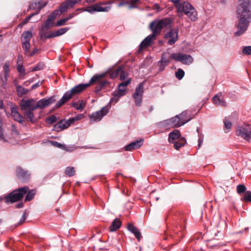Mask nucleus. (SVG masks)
<instances>
[{
    "instance_id": "680f3d73",
    "label": "nucleus",
    "mask_w": 251,
    "mask_h": 251,
    "mask_svg": "<svg viewBox=\"0 0 251 251\" xmlns=\"http://www.w3.org/2000/svg\"><path fill=\"white\" fill-rule=\"evenodd\" d=\"M225 127L227 129H230L231 127L232 124L231 122L227 120V118H226L224 121Z\"/></svg>"
},
{
    "instance_id": "5701e85b",
    "label": "nucleus",
    "mask_w": 251,
    "mask_h": 251,
    "mask_svg": "<svg viewBox=\"0 0 251 251\" xmlns=\"http://www.w3.org/2000/svg\"><path fill=\"white\" fill-rule=\"evenodd\" d=\"M70 28L68 27L61 28L56 31H52L50 33V35L48 37V38H52L57 37L62 35H63L67 32Z\"/></svg>"
},
{
    "instance_id": "ea45409f",
    "label": "nucleus",
    "mask_w": 251,
    "mask_h": 251,
    "mask_svg": "<svg viewBox=\"0 0 251 251\" xmlns=\"http://www.w3.org/2000/svg\"><path fill=\"white\" fill-rule=\"evenodd\" d=\"M75 170L73 167H68L65 170V174L68 176H73L75 175Z\"/></svg>"
},
{
    "instance_id": "e2e57ef3",
    "label": "nucleus",
    "mask_w": 251,
    "mask_h": 251,
    "mask_svg": "<svg viewBox=\"0 0 251 251\" xmlns=\"http://www.w3.org/2000/svg\"><path fill=\"white\" fill-rule=\"evenodd\" d=\"M4 74L9 75V62H5L3 66Z\"/></svg>"
},
{
    "instance_id": "79ce46f5",
    "label": "nucleus",
    "mask_w": 251,
    "mask_h": 251,
    "mask_svg": "<svg viewBox=\"0 0 251 251\" xmlns=\"http://www.w3.org/2000/svg\"><path fill=\"white\" fill-rule=\"evenodd\" d=\"M45 99H42L40 100L37 101V103H35V108L36 109L40 108H43L46 106V102H45Z\"/></svg>"
},
{
    "instance_id": "72a5a7b5",
    "label": "nucleus",
    "mask_w": 251,
    "mask_h": 251,
    "mask_svg": "<svg viewBox=\"0 0 251 251\" xmlns=\"http://www.w3.org/2000/svg\"><path fill=\"white\" fill-rule=\"evenodd\" d=\"M26 193L27 194L25 200V201H28L32 200L36 194V192L34 190H31L29 191H27Z\"/></svg>"
},
{
    "instance_id": "774afa93",
    "label": "nucleus",
    "mask_w": 251,
    "mask_h": 251,
    "mask_svg": "<svg viewBox=\"0 0 251 251\" xmlns=\"http://www.w3.org/2000/svg\"><path fill=\"white\" fill-rule=\"evenodd\" d=\"M26 217H27L26 212L25 211L24 212V213H23V215H22V217H21V218L20 219V222L19 223V225L22 224L23 223H24L25 221Z\"/></svg>"
},
{
    "instance_id": "49530a36",
    "label": "nucleus",
    "mask_w": 251,
    "mask_h": 251,
    "mask_svg": "<svg viewBox=\"0 0 251 251\" xmlns=\"http://www.w3.org/2000/svg\"><path fill=\"white\" fill-rule=\"evenodd\" d=\"M57 120V117L54 115H52L50 117L47 118L46 122L49 124H51L55 123Z\"/></svg>"
},
{
    "instance_id": "4c0bfd02",
    "label": "nucleus",
    "mask_w": 251,
    "mask_h": 251,
    "mask_svg": "<svg viewBox=\"0 0 251 251\" xmlns=\"http://www.w3.org/2000/svg\"><path fill=\"white\" fill-rule=\"evenodd\" d=\"M160 125L161 126H163L165 128H169L171 127H173L172 125V123L170 119L162 121L160 123Z\"/></svg>"
},
{
    "instance_id": "393cba45",
    "label": "nucleus",
    "mask_w": 251,
    "mask_h": 251,
    "mask_svg": "<svg viewBox=\"0 0 251 251\" xmlns=\"http://www.w3.org/2000/svg\"><path fill=\"white\" fill-rule=\"evenodd\" d=\"M71 99L70 94L68 95L66 92L62 97V98L56 103V107L57 108L60 107L62 105H63L65 102L68 101L69 100Z\"/></svg>"
},
{
    "instance_id": "6e6552de",
    "label": "nucleus",
    "mask_w": 251,
    "mask_h": 251,
    "mask_svg": "<svg viewBox=\"0 0 251 251\" xmlns=\"http://www.w3.org/2000/svg\"><path fill=\"white\" fill-rule=\"evenodd\" d=\"M171 57L172 59L186 65H190L193 61L190 55L181 53H173L171 54Z\"/></svg>"
},
{
    "instance_id": "f8f14e48",
    "label": "nucleus",
    "mask_w": 251,
    "mask_h": 251,
    "mask_svg": "<svg viewBox=\"0 0 251 251\" xmlns=\"http://www.w3.org/2000/svg\"><path fill=\"white\" fill-rule=\"evenodd\" d=\"M20 106L23 111H34L36 109L35 103L33 99H23L19 102Z\"/></svg>"
},
{
    "instance_id": "ddd939ff",
    "label": "nucleus",
    "mask_w": 251,
    "mask_h": 251,
    "mask_svg": "<svg viewBox=\"0 0 251 251\" xmlns=\"http://www.w3.org/2000/svg\"><path fill=\"white\" fill-rule=\"evenodd\" d=\"M131 82V79L128 78L126 80L120 83L118 86V90L117 92H114L113 93V96L114 98H117L118 99L122 96H124L126 94V87Z\"/></svg>"
},
{
    "instance_id": "aec40b11",
    "label": "nucleus",
    "mask_w": 251,
    "mask_h": 251,
    "mask_svg": "<svg viewBox=\"0 0 251 251\" xmlns=\"http://www.w3.org/2000/svg\"><path fill=\"white\" fill-rule=\"evenodd\" d=\"M127 229L134 234L136 239L139 241L142 238V235L138 228L134 226L132 224H128L127 225Z\"/></svg>"
},
{
    "instance_id": "c85d7f7f",
    "label": "nucleus",
    "mask_w": 251,
    "mask_h": 251,
    "mask_svg": "<svg viewBox=\"0 0 251 251\" xmlns=\"http://www.w3.org/2000/svg\"><path fill=\"white\" fill-rule=\"evenodd\" d=\"M16 91L19 97H23L24 95L26 94L29 90L23 87L21 85H16Z\"/></svg>"
},
{
    "instance_id": "6ab92c4d",
    "label": "nucleus",
    "mask_w": 251,
    "mask_h": 251,
    "mask_svg": "<svg viewBox=\"0 0 251 251\" xmlns=\"http://www.w3.org/2000/svg\"><path fill=\"white\" fill-rule=\"evenodd\" d=\"M143 144V140L141 139L132 142L124 147L126 151H132L133 150L139 149Z\"/></svg>"
},
{
    "instance_id": "2eb2a0df",
    "label": "nucleus",
    "mask_w": 251,
    "mask_h": 251,
    "mask_svg": "<svg viewBox=\"0 0 251 251\" xmlns=\"http://www.w3.org/2000/svg\"><path fill=\"white\" fill-rule=\"evenodd\" d=\"M16 176L19 179L23 181H27L30 177V174L28 171L24 170L20 166L16 168Z\"/></svg>"
},
{
    "instance_id": "4d7b16f0",
    "label": "nucleus",
    "mask_w": 251,
    "mask_h": 251,
    "mask_svg": "<svg viewBox=\"0 0 251 251\" xmlns=\"http://www.w3.org/2000/svg\"><path fill=\"white\" fill-rule=\"evenodd\" d=\"M139 2V0H130L128 1V3L130 4L129 8H137V6L135 5L137 4Z\"/></svg>"
},
{
    "instance_id": "3c124183",
    "label": "nucleus",
    "mask_w": 251,
    "mask_h": 251,
    "mask_svg": "<svg viewBox=\"0 0 251 251\" xmlns=\"http://www.w3.org/2000/svg\"><path fill=\"white\" fill-rule=\"evenodd\" d=\"M44 64L43 63H39L35 67H33L32 69V72H35L37 71H39L43 69L44 68Z\"/></svg>"
},
{
    "instance_id": "cd10ccee",
    "label": "nucleus",
    "mask_w": 251,
    "mask_h": 251,
    "mask_svg": "<svg viewBox=\"0 0 251 251\" xmlns=\"http://www.w3.org/2000/svg\"><path fill=\"white\" fill-rule=\"evenodd\" d=\"M186 142V140L185 138L182 137L180 138L177 141L174 142V147L176 150H178L181 147L183 146Z\"/></svg>"
},
{
    "instance_id": "b1692460",
    "label": "nucleus",
    "mask_w": 251,
    "mask_h": 251,
    "mask_svg": "<svg viewBox=\"0 0 251 251\" xmlns=\"http://www.w3.org/2000/svg\"><path fill=\"white\" fill-rule=\"evenodd\" d=\"M122 222L119 219L116 218L112 222L109 230L110 232L115 231L120 228Z\"/></svg>"
},
{
    "instance_id": "6e6d98bb",
    "label": "nucleus",
    "mask_w": 251,
    "mask_h": 251,
    "mask_svg": "<svg viewBox=\"0 0 251 251\" xmlns=\"http://www.w3.org/2000/svg\"><path fill=\"white\" fill-rule=\"evenodd\" d=\"M82 11H86L88 12H89L91 14L94 13L96 12L95 8V5H93L92 6H88L86 7L85 9H83L82 10Z\"/></svg>"
},
{
    "instance_id": "4be33fe9",
    "label": "nucleus",
    "mask_w": 251,
    "mask_h": 251,
    "mask_svg": "<svg viewBox=\"0 0 251 251\" xmlns=\"http://www.w3.org/2000/svg\"><path fill=\"white\" fill-rule=\"evenodd\" d=\"M68 127V124L66 123V121L62 120L57 122L53 126V130L57 132L61 131Z\"/></svg>"
},
{
    "instance_id": "dca6fc26",
    "label": "nucleus",
    "mask_w": 251,
    "mask_h": 251,
    "mask_svg": "<svg viewBox=\"0 0 251 251\" xmlns=\"http://www.w3.org/2000/svg\"><path fill=\"white\" fill-rule=\"evenodd\" d=\"M47 4V2H43L42 0L31 3L29 5V9L36 10V12L33 13L34 15L38 14L42 8Z\"/></svg>"
},
{
    "instance_id": "5fc2aeb1",
    "label": "nucleus",
    "mask_w": 251,
    "mask_h": 251,
    "mask_svg": "<svg viewBox=\"0 0 251 251\" xmlns=\"http://www.w3.org/2000/svg\"><path fill=\"white\" fill-rule=\"evenodd\" d=\"M9 76V75L3 74V76H1V81H2V83L1 84V86L3 88H5L6 85V82L8 79V77Z\"/></svg>"
},
{
    "instance_id": "9b49d317",
    "label": "nucleus",
    "mask_w": 251,
    "mask_h": 251,
    "mask_svg": "<svg viewBox=\"0 0 251 251\" xmlns=\"http://www.w3.org/2000/svg\"><path fill=\"white\" fill-rule=\"evenodd\" d=\"M178 29L177 28H172L164 35V38L168 39L167 44L169 45H173L178 39Z\"/></svg>"
},
{
    "instance_id": "1a4fd4ad",
    "label": "nucleus",
    "mask_w": 251,
    "mask_h": 251,
    "mask_svg": "<svg viewBox=\"0 0 251 251\" xmlns=\"http://www.w3.org/2000/svg\"><path fill=\"white\" fill-rule=\"evenodd\" d=\"M236 132L237 135L241 136L247 141L251 139V126L249 125L239 126Z\"/></svg>"
},
{
    "instance_id": "bf43d9fd",
    "label": "nucleus",
    "mask_w": 251,
    "mask_h": 251,
    "mask_svg": "<svg viewBox=\"0 0 251 251\" xmlns=\"http://www.w3.org/2000/svg\"><path fill=\"white\" fill-rule=\"evenodd\" d=\"M159 65V71L162 72L164 70L165 67L168 65L167 63H165L164 62L160 60L158 62Z\"/></svg>"
},
{
    "instance_id": "864d4df0",
    "label": "nucleus",
    "mask_w": 251,
    "mask_h": 251,
    "mask_svg": "<svg viewBox=\"0 0 251 251\" xmlns=\"http://www.w3.org/2000/svg\"><path fill=\"white\" fill-rule=\"evenodd\" d=\"M246 190V188L244 184H239L237 187V191L239 194L245 193Z\"/></svg>"
},
{
    "instance_id": "423d86ee",
    "label": "nucleus",
    "mask_w": 251,
    "mask_h": 251,
    "mask_svg": "<svg viewBox=\"0 0 251 251\" xmlns=\"http://www.w3.org/2000/svg\"><path fill=\"white\" fill-rule=\"evenodd\" d=\"M185 228V225L183 226L181 224L174 226L166 234L176 240H179L183 236V231Z\"/></svg>"
},
{
    "instance_id": "c03bdc74",
    "label": "nucleus",
    "mask_w": 251,
    "mask_h": 251,
    "mask_svg": "<svg viewBox=\"0 0 251 251\" xmlns=\"http://www.w3.org/2000/svg\"><path fill=\"white\" fill-rule=\"evenodd\" d=\"M121 71V67H119L118 68L114 70L110 73V77L112 79L117 77Z\"/></svg>"
},
{
    "instance_id": "473e14b6",
    "label": "nucleus",
    "mask_w": 251,
    "mask_h": 251,
    "mask_svg": "<svg viewBox=\"0 0 251 251\" xmlns=\"http://www.w3.org/2000/svg\"><path fill=\"white\" fill-rule=\"evenodd\" d=\"M53 20L51 19L48 16V18L46 20L44 25H42L44 28L48 29V30L53 25Z\"/></svg>"
},
{
    "instance_id": "052dcab7",
    "label": "nucleus",
    "mask_w": 251,
    "mask_h": 251,
    "mask_svg": "<svg viewBox=\"0 0 251 251\" xmlns=\"http://www.w3.org/2000/svg\"><path fill=\"white\" fill-rule=\"evenodd\" d=\"M55 100L53 96L49 98L48 99H45V102H46V106L52 104L55 101Z\"/></svg>"
},
{
    "instance_id": "7c9ffc66",
    "label": "nucleus",
    "mask_w": 251,
    "mask_h": 251,
    "mask_svg": "<svg viewBox=\"0 0 251 251\" xmlns=\"http://www.w3.org/2000/svg\"><path fill=\"white\" fill-rule=\"evenodd\" d=\"M69 8H72V7L71 6V4L68 0H66L62 3L59 6L60 13H62L67 11V9Z\"/></svg>"
},
{
    "instance_id": "8fccbe9b",
    "label": "nucleus",
    "mask_w": 251,
    "mask_h": 251,
    "mask_svg": "<svg viewBox=\"0 0 251 251\" xmlns=\"http://www.w3.org/2000/svg\"><path fill=\"white\" fill-rule=\"evenodd\" d=\"M17 71L19 73H20L21 74H22L23 75H25L26 73H25V69L24 67L23 66V64H22L21 63L17 65Z\"/></svg>"
},
{
    "instance_id": "a878e982",
    "label": "nucleus",
    "mask_w": 251,
    "mask_h": 251,
    "mask_svg": "<svg viewBox=\"0 0 251 251\" xmlns=\"http://www.w3.org/2000/svg\"><path fill=\"white\" fill-rule=\"evenodd\" d=\"M71 99L70 94L68 95L66 92L62 97V98L56 103V107L57 108L60 107L62 105H63L65 102L68 101L69 100Z\"/></svg>"
},
{
    "instance_id": "f3484780",
    "label": "nucleus",
    "mask_w": 251,
    "mask_h": 251,
    "mask_svg": "<svg viewBox=\"0 0 251 251\" xmlns=\"http://www.w3.org/2000/svg\"><path fill=\"white\" fill-rule=\"evenodd\" d=\"M155 38V36L151 34L146 37L140 43L139 49V50L140 51L143 49L151 46V42L153 41Z\"/></svg>"
},
{
    "instance_id": "f704fd0d",
    "label": "nucleus",
    "mask_w": 251,
    "mask_h": 251,
    "mask_svg": "<svg viewBox=\"0 0 251 251\" xmlns=\"http://www.w3.org/2000/svg\"><path fill=\"white\" fill-rule=\"evenodd\" d=\"M95 8L96 10V12H107L109 10V7H102L101 6V4H95Z\"/></svg>"
},
{
    "instance_id": "37998d69",
    "label": "nucleus",
    "mask_w": 251,
    "mask_h": 251,
    "mask_svg": "<svg viewBox=\"0 0 251 251\" xmlns=\"http://www.w3.org/2000/svg\"><path fill=\"white\" fill-rule=\"evenodd\" d=\"M185 75L184 71L181 69H178L176 72V77L178 79L181 80L184 77Z\"/></svg>"
},
{
    "instance_id": "58836bf2",
    "label": "nucleus",
    "mask_w": 251,
    "mask_h": 251,
    "mask_svg": "<svg viewBox=\"0 0 251 251\" xmlns=\"http://www.w3.org/2000/svg\"><path fill=\"white\" fill-rule=\"evenodd\" d=\"M22 43L23 45V48L25 51V55H28V52L29 51V49L30 47L29 42L22 41Z\"/></svg>"
},
{
    "instance_id": "603ef678",
    "label": "nucleus",
    "mask_w": 251,
    "mask_h": 251,
    "mask_svg": "<svg viewBox=\"0 0 251 251\" xmlns=\"http://www.w3.org/2000/svg\"><path fill=\"white\" fill-rule=\"evenodd\" d=\"M61 13H60V8L59 9H56L54 11H53L49 16V17L52 19V20H54V19L56 18V16L58 15H60Z\"/></svg>"
},
{
    "instance_id": "a18cd8bd",
    "label": "nucleus",
    "mask_w": 251,
    "mask_h": 251,
    "mask_svg": "<svg viewBox=\"0 0 251 251\" xmlns=\"http://www.w3.org/2000/svg\"><path fill=\"white\" fill-rule=\"evenodd\" d=\"M242 200L247 202H251V192L250 191L245 192Z\"/></svg>"
},
{
    "instance_id": "0e129e2a",
    "label": "nucleus",
    "mask_w": 251,
    "mask_h": 251,
    "mask_svg": "<svg viewBox=\"0 0 251 251\" xmlns=\"http://www.w3.org/2000/svg\"><path fill=\"white\" fill-rule=\"evenodd\" d=\"M67 21L65 18L61 19L58 20L55 24V26H61L64 25Z\"/></svg>"
},
{
    "instance_id": "69168bd1",
    "label": "nucleus",
    "mask_w": 251,
    "mask_h": 251,
    "mask_svg": "<svg viewBox=\"0 0 251 251\" xmlns=\"http://www.w3.org/2000/svg\"><path fill=\"white\" fill-rule=\"evenodd\" d=\"M34 15H35L34 14H32L29 15L28 16L26 17L20 24V25H25L28 22L29 20Z\"/></svg>"
},
{
    "instance_id": "bb28decb",
    "label": "nucleus",
    "mask_w": 251,
    "mask_h": 251,
    "mask_svg": "<svg viewBox=\"0 0 251 251\" xmlns=\"http://www.w3.org/2000/svg\"><path fill=\"white\" fill-rule=\"evenodd\" d=\"M180 136V133L179 130L175 129L173 131L171 132L169 134L168 141L171 143V140H176L179 139Z\"/></svg>"
},
{
    "instance_id": "a211bd4d",
    "label": "nucleus",
    "mask_w": 251,
    "mask_h": 251,
    "mask_svg": "<svg viewBox=\"0 0 251 251\" xmlns=\"http://www.w3.org/2000/svg\"><path fill=\"white\" fill-rule=\"evenodd\" d=\"M11 112L12 116L13 117L14 119L20 124L24 125L25 122L24 117L21 115L18 111V108L17 106H12L11 108Z\"/></svg>"
},
{
    "instance_id": "39448f33",
    "label": "nucleus",
    "mask_w": 251,
    "mask_h": 251,
    "mask_svg": "<svg viewBox=\"0 0 251 251\" xmlns=\"http://www.w3.org/2000/svg\"><path fill=\"white\" fill-rule=\"evenodd\" d=\"M28 190V187L25 186L13 190L4 197L5 202L12 203L21 200Z\"/></svg>"
},
{
    "instance_id": "412c9836",
    "label": "nucleus",
    "mask_w": 251,
    "mask_h": 251,
    "mask_svg": "<svg viewBox=\"0 0 251 251\" xmlns=\"http://www.w3.org/2000/svg\"><path fill=\"white\" fill-rule=\"evenodd\" d=\"M213 102L215 104L221 105L223 106H226V102L225 101L221 93L215 95L213 97Z\"/></svg>"
},
{
    "instance_id": "e433bc0d",
    "label": "nucleus",
    "mask_w": 251,
    "mask_h": 251,
    "mask_svg": "<svg viewBox=\"0 0 251 251\" xmlns=\"http://www.w3.org/2000/svg\"><path fill=\"white\" fill-rule=\"evenodd\" d=\"M33 111H30V110H27L26 111H25V115L26 116L27 118L29 120V121L32 123H34V115L33 113Z\"/></svg>"
},
{
    "instance_id": "f03ea898",
    "label": "nucleus",
    "mask_w": 251,
    "mask_h": 251,
    "mask_svg": "<svg viewBox=\"0 0 251 251\" xmlns=\"http://www.w3.org/2000/svg\"><path fill=\"white\" fill-rule=\"evenodd\" d=\"M107 73L108 72H106L100 74H96L91 77L88 83L78 84L70 91H67L66 93L68 95L70 94L71 99H72L73 95L79 94L91 85H96L94 92L98 94L110 83L107 80L103 79Z\"/></svg>"
},
{
    "instance_id": "0eeeda50",
    "label": "nucleus",
    "mask_w": 251,
    "mask_h": 251,
    "mask_svg": "<svg viewBox=\"0 0 251 251\" xmlns=\"http://www.w3.org/2000/svg\"><path fill=\"white\" fill-rule=\"evenodd\" d=\"M187 112L183 111L180 114L170 119L173 127H178L187 123L190 119H186Z\"/></svg>"
},
{
    "instance_id": "2f4dec72",
    "label": "nucleus",
    "mask_w": 251,
    "mask_h": 251,
    "mask_svg": "<svg viewBox=\"0 0 251 251\" xmlns=\"http://www.w3.org/2000/svg\"><path fill=\"white\" fill-rule=\"evenodd\" d=\"M32 36V33L30 31L24 32L22 34V41L29 42Z\"/></svg>"
},
{
    "instance_id": "a19ab883",
    "label": "nucleus",
    "mask_w": 251,
    "mask_h": 251,
    "mask_svg": "<svg viewBox=\"0 0 251 251\" xmlns=\"http://www.w3.org/2000/svg\"><path fill=\"white\" fill-rule=\"evenodd\" d=\"M72 105L77 110H82L85 106V103L82 101H81L79 105H78L76 102H73L72 103Z\"/></svg>"
},
{
    "instance_id": "13d9d810",
    "label": "nucleus",
    "mask_w": 251,
    "mask_h": 251,
    "mask_svg": "<svg viewBox=\"0 0 251 251\" xmlns=\"http://www.w3.org/2000/svg\"><path fill=\"white\" fill-rule=\"evenodd\" d=\"M242 52L246 55H251V46L244 47L242 49Z\"/></svg>"
},
{
    "instance_id": "20e7f679",
    "label": "nucleus",
    "mask_w": 251,
    "mask_h": 251,
    "mask_svg": "<svg viewBox=\"0 0 251 251\" xmlns=\"http://www.w3.org/2000/svg\"><path fill=\"white\" fill-rule=\"evenodd\" d=\"M172 22L173 20L170 18L153 21L150 25V28L152 31L151 34L156 37L160 33L162 28L170 25Z\"/></svg>"
},
{
    "instance_id": "09e8293b",
    "label": "nucleus",
    "mask_w": 251,
    "mask_h": 251,
    "mask_svg": "<svg viewBox=\"0 0 251 251\" xmlns=\"http://www.w3.org/2000/svg\"><path fill=\"white\" fill-rule=\"evenodd\" d=\"M120 79L121 80H123L127 78L128 76V74L125 71L123 70L122 68L121 67V71L120 72Z\"/></svg>"
},
{
    "instance_id": "de8ad7c7",
    "label": "nucleus",
    "mask_w": 251,
    "mask_h": 251,
    "mask_svg": "<svg viewBox=\"0 0 251 251\" xmlns=\"http://www.w3.org/2000/svg\"><path fill=\"white\" fill-rule=\"evenodd\" d=\"M49 142L53 146L61 149H64L65 148V147L64 145H63L60 143H58L57 141H49Z\"/></svg>"
},
{
    "instance_id": "f257e3e1",
    "label": "nucleus",
    "mask_w": 251,
    "mask_h": 251,
    "mask_svg": "<svg viewBox=\"0 0 251 251\" xmlns=\"http://www.w3.org/2000/svg\"><path fill=\"white\" fill-rule=\"evenodd\" d=\"M236 15L238 19L236 25L237 30L234 35L238 37L247 30L251 23V0H238Z\"/></svg>"
},
{
    "instance_id": "c756f323",
    "label": "nucleus",
    "mask_w": 251,
    "mask_h": 251,
    "mask_svg": "<svg viewBox=\"0 0 251 251\" xmlns=\"http://www.w3.org/2000/svg\"><path fill=\"white\" fill-rule=\"evenodd\" d=\"M48 29L44 28V27L42 25L41 28L39 29V37L41 39L45 38V39H50V38H48V37L50 35V34L48 33Z\"/></svg>"
},
{
    "instance_id": "9d476101",
    "label": "nucleus",
    "mask_w": 251,
    "mask_h": 251,
    "mask_svg": "<svg viewBox=\"0 0 251 251\" xmlns=\"http://www.w3.org/2000/svg\"><path fill=\"white\" fill-rule=\"evenodd\" d=\"M144 91V84L143 82H141L136 87L135 91L132 96L136 105L138 106L141 105Z\"/></svg>"
},
{
    "instance_id": "338daca9",
    "label": "nucleus",
    "mask_w": 251,
    "mask_h": 251,
    "mask_svg": "<svg viewBox=\"0 0 251 251\" xmlns=\"http://www.w3.org/2000/svg\"><path fill=\"white\" fill-rule=\"evenodd\" d=\"M2 124L1 121H0V140L3 141L4 142H7L6 140L5 139V138L3 136V133H2V130L1 128Z\"/></svg>"
},
{
    "instance_id": "7ed1b4c3",
    "label": "nucleus",
    "mask_w": 251,
    "mask_h": 251,
    "mask_svg": "<svg viewBox=\"0 0 251 251\" xmlns=\"http://www.w3.org/2000/svg\"><path fill=\"white\" fill-rule=\"evenodd\" d=\"M177 12H183L192 22L196 21L198 19L196 9L187 1H183L177 6Z\"/></svg>"
},
{
    "instance_id": "c9c22d12",
    "label": "nucleus",
    "mask_w": 251,
    "mask_h": 251,
    "mask_svg": "<svg viewBox=\"0 0 251 251\" xmlns=\"http://www.w3.org/2000/svg\"><path fill=\"white\" fill-rule=\"evenodd\" d=\"M170 58H171V55L170 56L169 52H165L162 53L160 60L169 64L170 63Z\"/></svg>"
},
{
    "instance_id": "4468645a",
    "label": "nucleus",
    "mask_w": 251,
    "mask_h": 251,
    "mask_svg": "<svg viewBox=\"0 0 251 251\" xmlns=\"http://www.w3.org/2000/svg\"><path fill=\"white\" fill-rule=\"evenodd\" d=\"M109 111L108 104L104 106L100 110L92 113L90 116V119H93L95 121H100L102 117L106 115Z\"/></svg>"
}]
</instances>
